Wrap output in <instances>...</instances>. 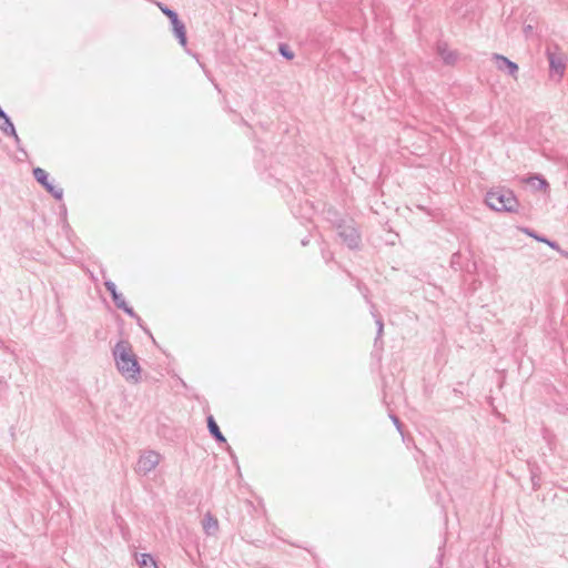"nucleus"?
<instances>
[{
    "instance_id": "nucleus-22",
    "label": "nucleus",
    "mask_w": 568,
    "mask_h": 568,
    "mask_svg": "<svg viewBox=\"0 0 568 568\" xmlns=\"http://www.w3.org/2000/svg\"><path fill=\"white\" fill-rule=\"evenodd\" d=\"M536 240L539 242L546 243V244H548V242H549V240H547L546 237H542V236H538V237H536Z\"/></svg>"
},
{
    "instance_id": "nucleus-16",
    "label": "nucleus",
    "mask_w": 568,
    "mask_h": 568,
    "mask_svg": "<svg viewBox=\"0 0 568 568\" xmlns=\"http://www.w3.org/2000/svg\"><path fill=\"white\" fill-rule=\"evenodd\" d=\"M280 53L287 60L294 59V52L285 43H281L278 47Z\"/></svg>"
},
{
    "instance_id": "nucleus-6",
    "label": "nucleus",
    "mask_w": 568,
    "mask_h": 568,
    "mask_svg": "<svg viewBox=\"0 0 568 568\" xmlns=\"http://www.w3.org/2000/svg\"><path fill=\"white\" fill-rule=\"evenodd\" d=\"M337 235L349 248H357L361 243L359 233L353 222L338 224Z\"/></svg>"
},
{
    "instance_id": "nucleus-19",
    "label": "nucleus",
    "mask_w": 568,
    "mask_h": 568,
    "mask_svg": "<svg viewBox=\"0 0 568 568\" xmlns=\"http://www.w3.org/2000/svg\"><path fill=\"white\" fill-rule=\"evenodd\" d=\"M524 32L526 33V36L530 34L532 32V27L531 26H526L524 28Z\"/></svg>"
},
{
    "instance_id": "nucleus-23",
    "label": "nucleus",
    "mask_w": 568,
    "mask_h": 568,
    "mask_svg": "<svg viewBox=\"0 0 568 568\" xmlns=\"http://www.w3.org/2000/svg\"><path fill=\"white\" fill-rule=\"evenodd\" d=\"M536 240L539 242L546 243V244H548V242H549V240H547L546 237H542V236H538V237H536Z\"/></svg>"
},
{
    "instance_id": "nucleus-7",
    "label": "nucleus",
    "mask_w": 568,
    "mask_h": 568,
    "mask_svg": "<svg viewBox=\"0 0 568 568\" xmlns=\"http://www.w3.org/2000/svg\"><path fill=\"white\" fill-rule=\"evenodd\" d=\"M104 286L106 291L111 294L112 300L118 308L124 311L131 317H136V314L134 313L133 308L126 304L123 295L116 291V285L112 281H106L104 283Z\"/></svg>"
},
{
    "instance_id": "nucleus-25",
    "label": "nucleus",
    "mask_w": 568,
    "mask_h": 568,
    "mask_svg": "<svg viewBox=\"0 0 568 568\" xmlns=\"http://www.w3.org/2000/svg\"><path fill=\"white\" fill-rule=\"evenodd\" d=\"M306 244H307V240H303L302 245H306Z\"/></svg>"
},
{
    "instance_id": "nucleus-10",
    "label": "nucleus",
    "mask_w": 568,
    "mask_h": 568,
    "mask_svg": "<svg viewBox=\"0 0 568 568\" xmlns=\"http://www.w3.org/2000/svg\"><path fill=\"white\" fill-rule=\"evenodd\" d=\"M202 527L206 535L213 536L219 530V521L211 513H206L202 520Z\"/></svg>"
},
{
    "instance_id": "nucleus-14",
    "label": "nucleus",
    "mask_w": 568,
    "mask_h": 568,
    "mask_svg": "<svg viewBox=\"0 0 568 568\" xmlns=\"http://www.w3.org/2000/svg\"><path fill=\"white\" fill-rule=\"evenodd\" d=\"M207 427L211 433V435L219 442V443H225L226 439L224 435L221 433L220 427L217 426L216 422L212 416L207 417Z\"/></svg>"
},
{
    "instance_id": "nucleus-8",
    "label": "nucleus",
    "mask_w": 568,
    "mask_h": 568,
    "mask_svg": "<svg viewBox=\"0 0 568 568\" xmlns=\"http://www.w3.org/2000/svg\"><path fill=\"white\" fill-rule=\"evenodd\" d=\"M38 183H40L55 200H62L63 189L49 180V174L41 168H38Z\"/></svg>"
},
{
    "instance_id": "nucleus-4",
    "label": "nucleus",
    "mask_w": 568,
    "mask_h": 568,
    "mask_svg": "<svg viewBox=\"0 0 568 568\" xmlns=\"http://www.w3.org/2000/svg\"><path fill=\"white\" fill-rule=\"evenodd\" d=\"M156 6L162 11V13L168 17V20L171 21L172 30H173L175 37L178 38L180 44L185 47L186 45V30H185L184 23L179 19L178 13L174 10L168 8L162 2H156Z\"/></svg>"
},
{
    "instance_id": "nucleus-20",
    "label": "nucleus",
    "mask_w": 568,
    "mask_h": 568,
    "mask_svg": "<svg viewBox=\"0 0 568 568\" xmlns=\"http://www.w3.org/2000/svg\"><path fill=\"white\" fill-rule=\"evenodd\" d=\"M548 245H549L550 247L555 248V250H559V246H558V244H557L556 242L549 241V242H548Z\"/></svg>"
},
{
    "instance_id": "nucleus-13",
    "label": "nucleus",
    "mask_w": 568,
    "mask_h": 568,
    "mask_svg": "<svg viewBox=\"0 0 568 568\" xmlns=\"http://www.w3.org/2000/svg\"><path fill=\"white\" fill-rule=\"evenodd\" d=\"M0 130L10 136H14L18 140V135L16 133V129L9 116L6 114L3 118H0Z\"/></svg>"
},
{
    "instance_id": "nucleus-3",
    "label": "nucleus",
    "mask_w": 568,
    "mask_h": 568,
    "mask_svg": "<svg viewBox=\"0 0 568 568\" xmlns=\"http://www.w3.org/2000/svg\"><path fill=\"white\" fill-rule=\"evenodd\" d=\"M546 57L549 63V77L560 82L567 68V55L557 43H550L546 48Z\"/></svg>"
},
{
    "instance_id": "nucleus-21",
    "label": "nucleus",
    "mask_w": 568,
    "mask_h": 568,
    "mask_svg": "<svg viewBox=\"0 0 568 568\" xmlns=\"http://www.w3.org/2000/svg\"><path fill=\"white\" fill-rule=\"evenodd\" d=\"M536 240L539 242L546 243V244H548V242H549V240H547L546 237H542V236H538V237H536Z\"/></svg>"
},
{
    "instance_id": "nucleus-11",
    "label": "nucleus",
    "mask_w": 568,
    "mask_h": 568,
    "mask_svg": "<svg viewBox=\"0 0 568 568\" xmlns=\"http://www.w3.org/2000/svg\"><path fill=\"white\" fill-rule=\"evenodd\" d=\"M437 53L447 64H453L456 61V54L448 49L445 42H438Z\"/></svg>"
},
{
    "instance_id": "nucleus-9",
    "label": "nucleus",
    "mask_w": 568,
    "mask_h": 568,
    "mask_svg": "<svg viewBox=\"0 0 568 568\" xmlns=\"http://www.w3.org/2000/svg\"><path fill=\"white\" fill-rule=\"evenodd\" d=\"M493 60H495L498 70L506 71L510 77L517 79L518 65L515 62L498 53L493 54Z\"/></svg>"
},
{
    "instance_id": "nucleus-12",
    "label": "nucleus",
    "mask_w": 568,
    "mask_h": 568,
    "mask_svg": "<svg viewBox=\"0 0 568 568\" xmlns=\"http://www.w3.org/2000/svg\"><path fill=\"white\" fill-rule=\"evenodd\" d=\"M525 182L531 185L537 191H547L549 187L548 182L539 174L528 176Z\"/></svg>"
},
{
    "instance_id": "nucleus-5",
    "label": "nucleus",
    "mask_w": 568,
    "mask_h": 568,
    "mask_svg": "<svg viewBox=\"0 0 568 568\" xmlns=\"http://www.w3.org/2000/svg\"><path fill=\"white\" fill-rule=\"evenodd\" d=\"M162 456L155 450L143 452L136 463L135 471L140 475H148L160 464Z\"/></svg>"
},
{
    "instance_id": "nucleus-1",
    "label": "nucleus",
    "mask_w": 568,
    "mask_h": 568,
    "mask_svg": "<svg viewBox=\"0 0 568 568\" xmlns=\"http://www.w3.org/2000/svg\"><path fill=\"white\" fill-rule=\"evenodd\" d=\"M113 359L119 373L131 383H139L141 379V366L128 341H119L112 349Z\"/></svg>"
},
{
    "instance_id": "nucleus-24",
    "label": "nucleus",
    "mask_w": 568,
    "mask_h": 568,
    "mask_svg": "<svg viewBox=\"0 0 568 568\" xmlns=\"http://www.w3.org/2000/svg\"><path fill=\"white\" fill-rule=\"evenodd\" d=\"M527 233H528L530 236L535 237V239H536V237H538V235H537V234H535V233H532V232H527Z\"/></svg>"
},
{
    "instance_id": "nucleus-15",
    "label": "nucleus",
    "mask_w": 568,
    "mask_h": 568,
    "mask_svg": "<svg viewBox=\"0 0 568 568\" xmlns=\"http://www.w3.org/2000/svg\"><path fill=\"white\" fill-rule=\"evenodd\" d=\"M138 562L140 568H158L155 560L149 554H142Z\"/></svg>"
},
{
    "instance_id": "nucleus-18",
    "label": "nucleus",
    "mask_w": 568,
    "mask_h": 568,
    "mask_svg": "<svg viewBox=\"0 0 568 568\" xmlns=\"http://www.w3.org/2000/svg\"><path fill=\"white\" fill-rule=\"evenodd\" d=\"M389 417L393 420L394 425L396 426L397 430L399 433H402V423H400L399 418L396 415H393V414H390Z\"/></svg>"
},
{
    "instance_id": "nucleus-17",
    "label": "nucleus",
    "mask_w": 568,
    "mask_h": 568,
    "mask_svg": "<svg viewBox=\"0 0 568 568\" xmlns=\"http://www.w3.org/2000/svg\"><path fill=\"white\" fill-rule=\"evenodd\" d=\"M372 314L375 317V322L377 325V337H379L383 334L384 328L383 320L381 316H377L374 312H372Z\"/></svg>"
},
{
    "instance_id": "nucleus-2",
    "label": "nucleus",
    "mask_w": 568,
    "mask_h": 568,
    "mask_svg": "<svg viewBox=\"0 0 568 568\" xmlns=\"http://www.w3.org/2000/svg\"><path fill=\"white\" fill-rule=\"evenodd\" d=\"M486 204L498 212H515L518 207V201L510 190L498 189L487 192Z\"/></svg>"
}]
</instances>
